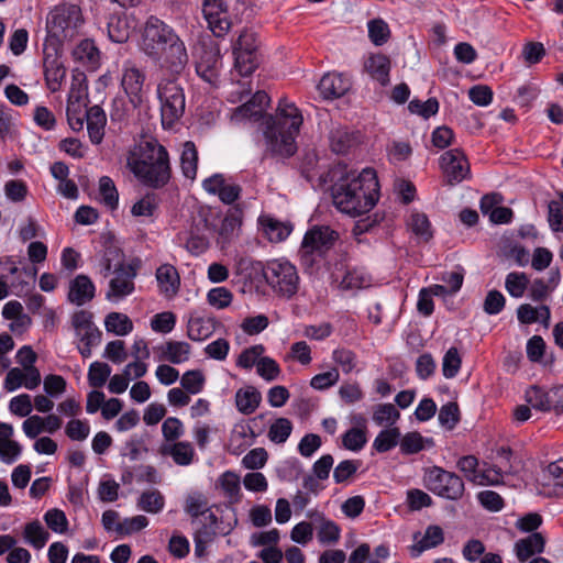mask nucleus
<instances>
[{
	"mask_svg": "<svg viewBox=\"0 0 563 563\" xmlns=\"http://www.w3.org/2000/svg\"><path fill=\"white\" fill-rule=\"evenodd\" d=\"M139 264L129 263L124 267L117 268L114 277L109 282V289L106 294V298L111 301H118L124 297L131 295L134 289V278L137 275Z\"/></svg>",
	"mask_w": 563,
	"mask_h": 563,
	"instance_id": "obj_12",
	"label": "nucleus"
},
{
	"mask_svg": "<svg viewBox=\"0 0 563 563\" xmlns=\"http://www.w3.org/2000/svg\"><path fill=\"white\" fill-rule=\"evenodd\" d=\"M548 220L554 232L563 231V207L560 202L552 200L549 202Z\"/></svg>",
	"mask_w": 563,
	"mask_h": 563,
	"instance_id": "obj_64",
	"label": "nucleus"
},
{
	"mask_svg": "<svg viewBox=\"0 0 563 563\" xmlns=\"http://www.w3.org/2000/svg\"><path fill=\"white\" fill-rule=\"evenodd\" d=\"M400 417L399 411L393 404H379L373 412V420L376 424H394Z\"/></svg>",
	"mask_w": 563,
	"mask_h": 563,
	"instance_id": "obj_44",
	"label": "nucleus"
},
{
	"mask_svg": "<svg viewBox=\"0 0 563 563\" xmlns=\"http://www.w3.org/2000/svg\"><path fill=\"white\" fill-rule=\"evenodd\" d=\"M220 487L230 503H239L241 499L240 477L231 471L224 472L219 478Z\"/></svg>",
	"mask_w": 563,
	"mask_h": 563,
	"instance_id": "obj_34",
	"label": "nucleus"
},
{
	"mask_svg": "<svg viewBox=\"0 0 563 563\" xmlns=\"http://www.w3.org/2000/svg\"><path fill=\"white\" fill-rule=\"evenodd\" d=\"M528 284L529 279L525 273H509L505 280L506 290L515 298L523 296Z\"/></svg>",
	"mask_w": 563,
	"mask_h": 563,
	"instance_id": "obj_46",
	"label": "nucleus"
},
{
	"mask_svg": "<svg viewBox=\"0 0 563 563\" xmlns=\"http://www.w3.org/2000/svg\"><path fill=\"white\" fill-rule=\"evenodd\" d=\"M256 371L257 374L267 382L275 380L280 374L278 363L268 356L258 360Z\"/></svg>",
	"mask_w": 563,
	"mask_h": 563,
	"instance_id": "obj_53",
	"label": "nucleus"
},
{
	"mask_svg": "<svg viewBox=\"0 0 563 563\" xmlns=\"http://www.w3.org/2000/svg\"><path fill=\"white\" fill-rule=\"evenodd\" d=\"M104 325L108 332L117 335H126L133 330L131 319L120 312H110L104 320Z\"/></svg>",
	"mask_w": 563,
	"mask_h": 563,
	"instance_id": "obj_33",
	"label": "nucleus"
},
{
	"mask_svg": "<svg viewBox=\"0 0 563 563\" xmlns=\"http://www.w3.org/2000/svg\"><path fill=\"white\" fill-rule=\"evenodd\" d=\"M550 395L551 389L545 390L538 385H532L526 390L525 399L530 407L542 412H549L552 410V399Z\"/></svg>",
	"mask_w": 563,
	"mask_h": 563,
	"instance_id": "obj_26",
	"label": "nucleus"
},
{
	"mask_svg": "<svg viewBox=\"0 0 563 563\" xmlns=\"http://www.w3.org/2000/svg\"><path fill=\"white\" fill-rule=\"evenodd\" d=\"M342 442L345 449L360 451L366 443L365 431L358 428H352L343 434Z\"/></svg>",
	"mask_w": 563,
	"mask_h": 563,
	"instance_id": "obj_55",
	"label": "nucleus"
},
{
	"mask_svg": "<svg viewBox=\"0 0 563 563\" xmlns=\"http://www.w3.org/2000/svg\"><path fill=\"white\" fill-rule=\"evenodd\" d=\"M59 49L60 41L54 38L45 40L43 47V67L46 86L52 92L59 90L62 81L66 76V68L60 60Z\"/></svg>",
	"mask_w": 563,
	"mask_h": 563,
	"instance_id": "obj_10",
	"label": "nucleus"
},
{
	"mask_svg": "<svg viewBox=\"0 0 563 563\" xmlns=\"http://www.w3.org/2000/svg\"><path fill=\"white\" fill-rule=\"evenodd\" d=\"M318 88L323 98L335 99L350 90L351 81L342 74L328 73L320 79Z\"/></svg>",
	"mask_w": 563,
	"mask_h": 563,
	"instance_id": "obj_17",
	"label": "nucleus"
},
{
	"mask_svg": "<svg viewBox=\"0 0 563 563\" xmlns=\"http://www.w3.org/2000/svg\"><path fill=\"white\" fill-rule=\"evenodd\" d=\"M263 276L272 289L279 296L291 298L299 288L297 268L288 261L272 260L262 268Z\"/></svg>",
	"mask_w": 563,
	"mask_h": 563,
	"instance_id": "obj_6",
	"label": "nucleus"
},
{
	"mask_svg": "<svg viewBox=\"0 0 563 563\" xmlns=\"http://www.w3.org/2000/svg\"><path fill=\"white\" fill-rule=\"evenodd\" d=\"M438 419L443 428L453 430L460 421L459 405L453 401L443 405L439 410Z\"/></svg>",
	"mask_w": 563,
	"mask_h": 563,
	"instance_id": "obj_47",
	"label": "nucleus"
},
{
	"mask_svg": "<svg viewBox=\"0 0 563 563\" xmlns=\"http://www.w3.org/2000/svg\"><path fill=\"white\" fill-rule=\"evenodd\" d=\"M140 49L157 63L164 74L181 75L189 62L184 41L170 25L155 15L148 16L142 27Z\"/></svg>",
	"mask_w": 563,
	"mask_h": 563,
	"instance_id": "obj_2",
	"label": "nucleus"
},
{
	"mask_svg": "<svg viewBox=\"0 0 563 563\" xmlns=\"http://www.w3.org/2000/svg\"><path fill=\"white\" fill-rule=\"evenodd\" d=\"M440 166L450 185L459 184L471 175L468 159L459 148L442 154Z\"/></svg>",
	"mask_w": 563,
	"mask_h": 563,
	"instance_id": "obj_13",
	"label": "nucleus"
},
{
	"mask_svg": "<svg viewBox=\"0 0 563 563\" xmlns=\"http://www.w3.org/2000/svg\"><path fill=\"white\" fill-rule=\"evenodd\" d=\"M108 34L114 43H125L130 37L128 22L124 19L111 18L108 23Z\"/></svg>",
	"mask_w": 563,
	"mask_h": 563,
	"instance_id": "obj_49",
	"label": "nucleus"
},
{
	"mask_svg": "<svg viewBox=\"0 0 563 563\" xmlns=\"http://www.w3.org/2000/svg\"><path fill=\"white\" fill-rule=\"evenodd\" d=\"M409 225L415 235L421 239L422 241L428 242L432 239L433 233L431 230V223L427 214L421 212L412 213L410 216Z\"/></svg>",
	"mask_w": 563,
	"mask_h": 563,
	"instance_id": "obj_42",
	"label": "nucleus"
},
{
	"mask_svg": "<svg viewBox=\"0 0 563 563\" xmlns=\"http://www.w3.org/2000/svg\"><path fill=\"white\" fill-rule=\"evenodd\" d=\"M263 353L264 346L261 344L247 347L239 355L236 365L245 369H250L254 365L257 366V362L261 358L260 356Z\"/></svg>",
	"mask_w": 563,
	"mask_h": 563,
	"instance_id": "obj_57",
	"label": "nucleus"
},
{
	"mask_svg": "<svg viewBox=\"0 0 563 563\" xmlns=\"http://www.w3.org/2000/svg\"><path fill=\"white\" fill-rule=\"evenodd\" d=\"M128 265L124 263L123 252L115 245H108L98 256L99 274L107 278L111 273L115 272L117 268H121Z\"/></svg>",
	"mask_w": 563,
	"mask_h": 563,
	"instance_id": "obj_20",
	"label": "nucleus"
},
{
	"mask_svg": "<svg viewBox=\"0 0 563 563\" xmlns=\"http://www.w3.org/2000/svg\"><path fill=\"white\" fill-rule=\"evenodd\" d=\"M235 68L241 76L251 75L258 66V53L233 49Z\"/></svg>",
	"mask_w": 563,
	"mask_h": 563,
	"instance_id": "obj_37",
	"label": "nucleus"
},
{
	"mask_svg": "<svg viewBox=\"0 0 563 563\" xmlns=\"http://www.w3.org/2000/svg\"><path fill=\"white\" fill-rule=\"evenodd\" d=\"M88 135L93 144H100L104 136L107 115L100 106H92L85 112Z\"/></svg>",
	"mask_w": 563,
	"mask_h": 563,
	"instance_id": "obj_19",
	"label": "nucleus"
},
{
	"mask_svg": "<svg viewBox=\"0 0 563 563\" xmlns=\"http://www.w3.org/2000/svg\"><path fill=\"white\" fill-rule=\"evenodd\" d=\"M400 439L399 428H388L382 430L373 442V448L379 452L385 453L395 448Z\"/></svg>",
	"mask_w": 563,
	"mask_h": 563,
	"instance_id": "obj_35",
	"label": "nucleus"
},
{
	"mask_svg": "<svg viewBox=\"0 0 563 563\" xmlns=\"http://www.w3.org/2000/svg\"><path fill=\"white\" fill-rule=\"evenodd\" d=\"M99 194L102 203L110 210H115L119 205V194L114 181L109 176L99 179Z\"/></svg>",
	"mask_w": 563,
	"mask_h": 563,
	"instance_id": "obj_36",
	"label": "nucleus"
},
{
	"mask_svg": "<svg viewBox=\"0 0 563 563\" xmlns=\"http://www.w3.org/2000/svg\"><path fill=\"white\" fill-rule=\"evenodd\" d=\"M156 280L161 294L166 298H174L180 288V276L176 267L172 264H162L156 269Z\"/></svg>",
	"mask_w": 563,
	"mask_h": 563,
	"instance_id": "obj_18",
	"label": "nucleus"
},
{
	"mask_svg": "<svg viewBox=\"0 0 563 563\" xmlns=\"http://www.w3.org/2000/svg\"><path fill=\"white\" fill-rule=\"evenodd\" d=\"M191 346L183 341H169L162 347V357L173 364H180L189 358Z\"/></svg>",
	"mask_w": 563,
	"mask_h": 563,
	"instance_id": "obj_29",
	"label": "nucleus"
},
{
	"mask_svg": "<svg viewBox=\"0 0 563 563\" xmlns=\"http://www.w3.org/2000/svg\"><path fill=\"white\" fill-rule=\"evenodd\" d=\"M333 205L351 217H360L371 211L379 198V184L376 172L366 167L360 174L349 172L331 187Z\"/></svg>",
	"mask_w": 563,
	"mask_h": 563,
	"instance_id": "obj_3",
	"label": "nucleus"
},
{
	"mask_svg": "<svg viewBox=\"0 0 563 563\" xmlns=\"http://www.w3.org/2000/svg\"><path fill=\"white\" fill-rule=\"evenodd\" d=\"M216 323L214 318H190L187 325V335L192 341H202L213 333Z\"/></svg>",
	"mask_w": 563,
	"mask_h": 563,
	"instance_id": "obj_23",
	"label": "nucleus"
},
{
	"mask_svg": "<svg viewBox=\"0 0 563 563\" xmlns=\"http://www.w3.org/2000/svg\"><path fill=\"white\" fill-rule=\"evenodd\" d=\"M433 445V439H424L419 432H408L399 439L400 451L402 454H416L424 449V444Z\"/></svg>",
	"mask_w": 563,
	"mask_h": 563,
	"instance_id": "obj_31",
	"label": "nucleus"
},
{
	"mask_svg": "<svg viewBox=\"0 0 563 563\" xmlns=\"http://www.w3.org/2000/svg\"><path fill=\"white\" fill-rule=\"evenodd\" d=\"M443 541L444 533L442 528L440 526L432 525L426 529L424 537L413 544L411 550L415 552L413 555L418 556L423 551L440 545Z\"/></svg>",
	"mask_w": 563,
	"mask_h": 563,
	"instance_id": "obj_30",
	"label": "nucleus"
},
{
	"mask_svg": "<svg viewBox=\"0 0 563 563\" xmlns=\"http://www.w3.org/2000/svg\"><path fill=\"white\" fill-rule=\"evenodd\" d=\"M145 71L132 60H125L122 68L121 86L134 107L142 103Z\"/></svg>",
	"mask_w": 563,
	"mask_h": 563,
	"instance_id": "obj_14",
	"label": "nucleus"
},
{
	"mask_svg": "<svg viewBox=\"0 0 563 563\" xmlns=\"http://www.w3.org/2000/svg\"><path fill=\"white\" fill-rule=\"evenodd\" d=\"M545 539L540 532H533L527 538L519 539L515 543V552L520 562H526L534 554L544 551Z\"/></svg>",
	"mask_w": 563,
	"mask_h": 563,
	"instance_id": "obj_21",
	"label": "nucleus"
},
{
	"mask_svg": "<svg viewBox=\"0 0 563 563\" xmlns=\"http://www.w3.org/2000/svg\"><path fill=\"white\" fill-rule=\"evenodd\" d=\"M251 100L238 107L233 118L260 121L265 139V155L289 158L297 152L296 137L299 134L303 118L295 103L282 98L276 114L256 111Z\"/></svg>",
	"mask_w": 563,
	"mask_h": 563,
	"instance_id": "obj_1",
	"label": "nucleus"
},
{
	"mask_svg": "<svg viewBox=\"0 0 563 563\" xmlns=\"http://www.w3.org/2000/svg\"><path fill=\"white\" fill-rule=\"evenodd\" d=\"M183 175L188 179H195L198 168V151L194 142L187 141L183 145L180 155Z\"/></svg>",
	"mask_w": 563,
	"mask_h": 563,
	"instance_id": "obj_27",
	"label": "nucleus"
},
{
	"mask_svg": "<svg viewBox=\"0 0 563 563\" xmlns=\"http://www.w3.org/2000/svg\"><path fill=\"white\" fill-rule=\"evenodd\" d=\"M292 431V423L287 418H277L269 427L268 439L277 444L284 443Z\"/></svg>",
	"mask_w": 563,
	"mask_h": 563,
	"instance_id": "obj_43",
	"label": "nucleus"
},
{
	"mask_svg": "<svg viewBox=\"0 0 563 563\" xmlns=\"http://www.w3.org/2000/svg\"><path fill=\"white\" fill-rule=\"evenodd\" d=\"M423 483L429 492L448 500L457 501L465 494V484L462 477L440 466L427 468Z\"/></svg>",
	"mask_w": 563,
	"mask_h": 563,
	"instance_id": "obj_8",
	"label": "nucleus"
},
{
	"mask_svg": "<svg viewBox=\"0 0 563 563\" xmlns=\"http://www.w3.org/2000/svg\"><path fill=\"white\" fill-rule=\"evenodd\" d=\"M176 323V316L173 312H162L154 316L151 327L154 331L161 333L170 332Z\"/></svg>",
	"mask_w": 563,
	"mask_h": 563,
	"instance_id": "obj_63",
	"label": "nucleus"
},
{
	"mask_svg": "<svg viewBox=\"0 0 563 563\" xmlns=\"http://www.w3.org/2000/svg\"><path fill=\"white\" fill-rule=\"evenodd\" d=\"M261 400V393L252 386L245 389L241 388L235 394L236 408L243 415L253 413L258 408Z\"/></svg>",
	"mask_w": 563,
	"mask_h": 563,
	"instance_id": "obj_24",
	"label": "nucleus"
},
{
	"mask_svg": "<svg viewBox=\"0 0 563 563\" xmlns=\"http://www.w3.org/2000/svg\"><path fill=\"white\" fill-rule=\"evenodd\" d=\"M268 459V454L264 448L251 450L242 460V464L249 470L262 468Z\"/></svg>",
	"mask_w": 563,
	"mask_h": 563,
	"instance_id": "obj_61",
	"label": "nucleus"
},
{
	"mask_svg": "<svg viewBox=\"0 0 563 563\" xmlns=\"http://www.w3.org/2000/svg\"><path fill=\"white\" fill-rule=\"evenodd\" d=\"M180 75L164 74L157 85V96L161 102L162 124L172 128L178 121L186 107L183 87L178 84Z\"/></svg>",
	"mask_w": 563,
	"mask_h": 563,
	"instance_id": "obj_5",
	"label": "nucleus"
},
{
	"mask_svg": "<svg viewBox=\"0 0 563 563\" xmlns=\"http://www.w3.org/2000/svg\"><path fill=\"white\" fill-rule=\"evenodd\" d=\"M164 496L157 489L142 493L137 500V507L151 514L159 512L164 508Z\"/></svg>",
	"mask_w": 563,
	"mask_h": 563,
	"instance_id": "obj_38",
	"label": "nucleus"
},
{
	"mask_svg": "<svg viewBox=\"0 0 563 563\" xmlns=\"http://www.w3.org/2000/svg\"><path fill=\"white\" fill-rule=\"evenodd\" d=\"M261 224L268 240L275 243L286 240L292 230L290 224L280 222L272 217H263Z\"/></svg>",
	"mask_w": 563,
	"mask_h": 563,
	"instance_id": "obj_28",
	"label": "nucleus"
},
{
	"mask_svg": "<svg viewBox=\"0 0 563 563\" xmlns=\"http://www.w3.org/2000/svg\"><path fill=\"white\" fill-rule=\"evenodd\" d=\"M157 207L154 194H146L142 199L136 201L131 212L135 217H151Z\"/></svg>",
	"mask_w": 563,
	"mask_h": 563,
	"instance_id": "obj_60",
	"label": "nucleus"
},
{
	"mask_svg": "<svg viewBox=\"0 0 563 563\" xmlns=\"http://www.w3.org/2000/svg\"><path fill=\"white\" fill-rule=\"evenodd\" d=\"M180 385L189 394H198L205 385V376L199 369L187 371L180 379Z\"/></svg>",
	"mask_w": 563,
	"mask_h": 563,
	"instance_id": "obj_48",
	"label": "nucleus"
},
{
	"mask_svg": "<svg viewBox=\"0 0 563 563\" xmlns=\"http://www.w3.org/2000/svg\"><path fill=\"white\" fill-rule=\"evenodd\" d=\"M408 109L424 119H429L439 111V101L437 98H429L427 101L413 99L409 102Z\"/></svg>",
	"mask_w": 563,
	"mask_h": 563,
	"instance_id": "obj_50",
	"label": "nucleus"
},
{
	"mask_svg": "<svg viewBox=\"0 0 563 563\" xmlns=\"http://www.w3.org/2000/svg\"><path fill=\"white\" fill-rule=\"evenodd\" d=\"M126 166L142 185L152 189L165 187L172 178L169 154L156 139L139 142L129 152Z\"/></svg>",
	"mask_w": 563,
	"mask_h": 563,
	"instance_id": "obj_4",
	"label": "nucleus"
},
{
	"mask_svg": "<svg viewBox=\"0 0 563 563\" xmlns=\"http://www.w3.org/2000/svg\"><path fill=\"white\" fill-rule=\"evenodd\" d=\"M368 37L376 46H382L388 42L390 37V29L383 19H373L367 24Z\"/></svg>",
	"mask_w": 563,
	"mask_h": 563,
	"instance_id": "obj_40",
	"label": "nucleus"
},
{
	"mask_svg": "<svg viewBox=\"0 0 563 563\" xmlns=\"http://www.w3.org/2000/svg\"><path fill=\"white\" fill-rule=\"evenodd\" d=\"M220 67L219 51L203 46L196 63L197 75L206 82L216 86L219 80Z\"/></svg>",
	"mask_w": 563,
	"mask_h": 563,
	"instance_id": "obj_15",
	"label": "nucleus"
},
{
	"mask_svg": "<svg viewBox=\"0 0 563 563\" xmlns=\"http://www.w3.org/2000/svg\"><path fill=\"white\" fill-rule=\"evenodd\" d=\"M369 76L382 86L389 84L390 59L384 54L371 55L364 64Z\"/></svg>",
	"mask_w": 563,
	"mask_h": 563,
	"instance_id": "obj_22",
	"label": "nucleus"
},
{
	"mask_svg": "<svg viewBox=\"0 0 563 563\" xmlns=\"http://www.w3.org/2000/svg\"><path fill=\"white\" fill-rule=\"evenodd\" d=\"M360 467V461L345 460L340 462L333 471V478L336 484L346 482Z\"/></svg>",
	"mask_w": 563,
	"mask_h": 563,
	"instance_id": "obj_59",
	"label": "nucleus"
},
{
	"mask_svg": "<svg viewBox=\"0 0 563 563\" xmlns=\"http://www.w3.org/2000/svg\"><path fill=\"white\" fill-rule=\"evenodd\" d=\"M66 114L68 124L74 131L79 132L84 129L86 117L81 113L80 96H76L75 100L73 95L69 96Z\"/></svg>",
	"mask_w": 563,
	"mask_h": 563,
	"instance_id": "obj_39",
	"label": "nucleus"
},
{
	"mask_svg": "<svg viewBox=\"0 0 563 563\" xmlns=\"http://www.w3.org/2000/svg\"><path fill=\"white\" fill-rule=\"evenodd\" d=\"M81 22V11L78 5L67 3L56 5L47 16L46 24L51 35L46 38L59 41V37H71Z\"/></svg>",
	"mask_w": 563,
	"mask_h": 563,
	"instance_id": "obj_9",
	"label": "nucleus"
},
{
	"mask_svg": "<svg viewBox=\"0 0 563 563\" xmlns=\"http://www.w3.org/2000/svg\"><path fill=\"white\" fill-rule=\"evenodd\" d=\"M202 13L208 29L217 37H223L232 26L227 0H203Z\"/></svg>",
	"mask_w": 563,
	"mask_h": 563,
	"instance_id": "obj_11",
	"label": "nucleus"
},
{
	"mask_svg": "<svg viewBox=\"0 0 563 563\" xmlns=\"http://www.w3.org/2000/svg\"><path fill=\"white\" fill-rule=\"evenodd\" d=\"M148 525V519L139 515L132 518H125L122 522H119L115 527V531L120 534H131L137 532Z\"/></svg>",
	"mask_w": 563,
	"mask_h": 563,
	"instance_id": "obj_58",
	"label": "nucleus"
},
{
	"mask_svg": "<svg viewBox=\"0 0 563 563\" xmlns=\"http://www.w3.org/2000/svg\"><path fill=\"white\" fill-rule=\"evenodd\" d=\"M96 295V287L87 275H77L69 283L67 299L76 306H84L91 301Z\"/></svg>",
	"mask_w": 563,
	"mask_h": 563,
	"instance_id": "obj_16",
	"label": "nucleus"
},
{
	"mask_svg": "<svg viewBox=\"0 0 563 563\" xmlns=\"http://www.w3.org/2000/svg\"><path fill=\"white\" fill-rule=\"evenodd\" d=\"M338 239V232L330 227H314L307 231L299 251L301 265L307 269L312 268Z\"/></svg>",
	"mask_w": 563,
	"mask_h": 563,
	"instance_id": "obj_7",
	"label": "nucleus"
},
{
	"mask_svg": "<svg viewBox=\"0 0 563 563\" xmlns=\"http://www.w3.org/2000/svg\"><path fill=\"white\" fill-rule=\"evenodd\" d=\"M233 295L225 287H217L209 290L207 300L209 305L218 309H224L232 302Z\"/></svg>",
	"mask_w": 563,
	"mask_h": 563,
	"instance_id": "obj_54",
	"label": "nucleus"
},
{
	"mask_svg": "<svg viewBox=\"0 0 563 563\" xmlns=\"http://www.w3.org/2000/svg\"><path fill=\"white\" fill-rule=\"evenodd\" d=\"M23 537L29 544L40 550L46 544L49 533L43 528L40 521L34 520L25 525Z\"/></svg>",
	"mask_w": 563,
	"mask_h": 563,
	"instance_id": "obj_32",
	"label": "nucleus"
},
{
	"mask_svg": "<svg viewBox=\"0 0 563 563\" xmlns=\"http://www.w3.org/2000/svg\"><path fill=\"white\" fill-rule=\"evenodd\" d=\"M479 504L489 511H499L505 503L501 496L494 490H483L477 494Z\"/></svg>",
	"mask_w": 563,
	"mask_h": 563,
	"instance_id": "obj_62",
	"label": "nucleus"
},
{
	"mask_svg": "<svg viewBox=\"0 0 563 563\" xmlns=\"http://www.w3.org/2000/svg\"><path fill=\"white\" fill-rule=\"evenodd\" d=\"M340 378L339 371L333 367L328 372L314 375L310 380V386L317 390H324L334 386Z\"/></svg>",
	"mask_w": 563,
	"mask_h": 563,
	"instance_id": "obj_56",
	"label": "nucleus"
},
{
	"mask_svg": "<svg viewBox=\"0 0 563 563\" xmlns=\"http://www.w3.org/2000/svg\"><path fill=\"white\" fill-rule=\"evenodd\" d=\"M111 374V367L107 363L93 362L88 371V383L93 388L102 387Z\"/></svg>",
	"mask_w": 563,
	"mask_h": 563,
	"instance_id": "obj_45",
	"label": "nucleus"
},
{
	"mask_svg": "<svg viewBox=\"0 0 563 563\" xmlns=\"http://www.w3.org/2000/svg\"><path fill=\"white\" fill-rule=\"evenodd\" d=\"M309 517L320 523L318 539L321 543H334L340 539V527L332 520L324 518L323 514L313 511Z\"/></svg>",
	"mask_w": 563,
	"mask_h": 563,
	"instance_id": "obj_25",
	"label": "nucleus"
},
{
	"mask_svg": "<svg viewBox=\"0 0 563 563\" xmlns=\"http://www.w3.org/2000/svg\"><path fill=\"white\" fill-rule=\"evenodd\" d=\"M461 357L456 347H450L443 357L442 372L444 377L453 378L460 371Z\"/></svg>",
	"mask_w": 563,
	"mask_h": 563,
	"instance_id": "obj_52",
	"label": "nucleus"
},
{
	"mask_svg": "<svg viewBox=\"0 0 563 563\" xmlns=\"http://www.w3.org/2000/svg\"><path fill=\"white\" fill-rule=\"evenodd\" d=\"M208 499L201 493H194L187 496L185 511L192 518V522L200 516L208 512Z\"/></svg>",
	"mask_w": 563,
	"mask_h": 563,
	"instance_id": "obj_41",
	"label": "nucleus"
},
{
	"mask_svg": "<svg viewBox=\"0 0 563 563\" xmlns=\"http://www.w3.org/2000/svg\"><path fill=\"white\" fill-rule=\"evenodd\" d=\"M168 453L178 465H189L194 460V448L189 442L175 443Z\"/></svg>",
	"mask_w": 563,
	"mask_h": 563,
	"instance_id": "obj_51",
	"label": "nucleus"
}]
</instances>
